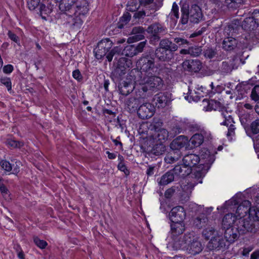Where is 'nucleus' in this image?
<instances>
[{
    "mask_svg": "<svg viewBox=\"0 0 259 259\" xmlns=\"http://www.w3.org/2000/svg\"><path fill=\"white\" fill-rule=\"evenodd\" d=\"M148 87L145 84L141 85L138 89V91H136V95L139 99V98H144L146 96V93L148 91Z\"/></svg>",
    "mask_w": 259,
    "mask_h": 259,
    "instance_id": "nucleus-49",
    "label": "nucleus"
},
{
    "mask_svg": "<svg viewBox=\"0 0 259 259\" xmlns=\"http://www.w3.org/2000/svg\"><path fill=\"white\" fill-rule=\"evenodd\" d=\"M186 212L183 207L177 206L173 207L168 214L170 222H184Z\"/></svg>",
    "mask_w": 259,
    "mask_h": 259,
    "instance_id": "nucleus-14",
    "label": "nucleus"
},
{
    "mask_svg": "<svg viewBox=\"0 0 259 259\" xmlns=\"http://www.w3.org/2000/svg\"><path fill=\"white\" fill-rule=\"evenodd\" d=\"M251 202L247 200L243 201L241 204L238 205V202L234 198L226 201L221 209H234L236 208V215L238 219V222L240 219H243V218L245 217L251 207Z\"/></svg>",
    "mask_w": 259,
    "mask_h": 259,
    "instance_id": "nucleus-7",
    "label": "nucleus"
},
{
    "mask_svg": "<svg viewBox=\"0 0 259 259\" xmlns=\"http://www.w3.org/2000/svg\"><path fill=\"white\" fill-rule=\"evenodd\" d=\"M247 214H248V218L244 220L245 221H250L252 223L254 226V231L253 232H255L256 229L255 228L254 222L259 220V210L254 207L251 206Z\"/></svg>",
    "mask_w": 259,
    "mask_h": 259,
    "instance_id": "nucleus-33",
    "label": "nucleus"
},
{
    "mask_svg": "<svg viewBox=\"0 0 259 259\" xmlns=\"http://www.w3.org/2000/svg\"><path fill=\"white\" fill-rule=\"evenodd\" d=\"M155 112L154 106L150 103H145L141 105L137 110L139 117L143 119L151 117Z\"/></svg>",
    "mask_w": 259,
    "mask_h": 259,
    "instance_id": "nucleus-15",
    "label": "nucleus"
},
{
    "mask_svg": "<svg viewBox=\"0 0 259 259\" xmlns=\"http://www.w3.org/2000/svg\"><path fill=\"white\" fill-rule=\"evenodd\" d=\"M0 82L7 87L8 91L12 90V82L11 79L9 77H1L0 78Z\"/></svg>",
    "mask_w": 259,
    "mask_h": 259,
    "instance_id": "nucleus-59",
    "label": "nucleus"
},
{
    "mask_svg": "<svg viewBox=\"0 0 259 259\" xmlns=\"http://www.w3.org/2000/svg\"><path fill=\"white\" fill-rule=\"evenodd\" d=\"M236 221L238 222V219L235 214L228 213L224 215L222 222V228L223 230L233 227Z\"/></svg>",
    "mask_w": 259,
    "mask_h": 259,
    "instance_id": "nucleus-24",
    "label": "nucleus"
},
{
    "mask_svg": "<svg viewBox=\"0 0 259 259\" xmlns=\"http://www.w3.org/2000/svg\"><path fill=\"white\" fill-rule=\"evenodd\" d=\"M238 45L237 40L232 37L224 38L222 42V48L227 52H232L236 49Z\"/></svg>",
    "mask_w": 259,
    "mask_h": 259,
    "instance_id": "nucleus-27",
    "label": "nucleus"
},
{
    "mask_svg": "<svg viewBox=\"0 0 259 259\" xmlns=\"http://www.w3.org/2000/svg\"><path fill=\"white\" fill-rule=\"evenodd\" d=\"M59 5V8L62 12L61 14L68 15L75 13V0H64Z\"/></svg>",
    "mask_w": 259,
    "mask_h": 259,
    "instance_id": "nucleus-16",
    "label": "nucleus"
},
{
    "mask_svg": "<svg viewBox=\"0 0 259 259\" xmlns=\"http://www.w3.org/2000/svg\"><path fill=\"white\" fill-rule=\"evenodd\" d=\"M154 56L150 54H145L139 60L138 63L140 67V72L143 76V72L152 74L155 69ZM140 71V70H139Z\"/></svg>",
    "mask_w": 259,
    "mask_h": 259,
    "instance_id": "nucleus-9",
    "label": "nucleus"
},
{
    "mask_svg": "<svg viewBox=\"0 0 259 259\" xmlns=\"http://www.w3.org/2000/svg\"><path fill=\"white\" fill-rule=\"evenodd\" d=\"M141 78V72L138 69H132L128 73L126 80L119 83L118 88L120 94L124 96L129 95L134 89L135 83L139 82Z\"/></svg>",
    "mask_w": 259,
    "mask_h": 259,
    "instance_id": "nucleus-6",
    "label": "nucleus"
},
{
    "mask_svg": "<svg viewBox=\"0 0 259 259\" xmlns=\"http://www.w3.org/2000/svg\"><path fill=\"white\" fill-rule=\"evenodd\" d=\"M150 6V5H149L147 7H145V10L139 11H137V12H136L134 13L133 18L136 19H140L141 18H143L145 16H150L152 14V13L149 12V10H151L150 8H149Z\"/></svg>",
    "mask_w": 259,
    "mask_h": 259,
    "instance_id": "nucleus-42",
    "label": "nucleus"
},
{
    "mask_svg": "<svg viewBox=\"0 0 259 259\" xmlns=\"http://www.w3.org/2000/svg\"><path fill=\"white\" fill-rule=\"evenodd\" d=\"M221 115L224 119V120L221 123V125L228 126L229 125L231 124V123H234L232 116L226 110L222 111Z\"/></svg>",
    "mask_w": 259,
    "mask_h": 259,
    "instance_id": "nucleus-38",
    "label": "nucleus"
},
{
    "mask_svg": "<svg viewBox=\"0 0 259 259\" xmlns=\"http://www.w3.org/2000/svg\"><path fill=\"white\" fill-rule=\"evenodd\" d=\"M33 239L35 244L40 249H45L48 245L47 241L40 239L37 236H34Z\"/></svg>",
    "mask_w": 259,
    "mask_h": 259,
    "instance_id": "nucleus-51",
    "label": "nucleus"
},
{
    "mask_svg": "<svg viewBox=\"0 0 259 259\" xmlns=\"http://www.w3.org/2000/svg\"><path fill=\"white\" fill-rule=\"evenodd\" d=\"M147 44V40L141 41L139 42L137 45H135V49L136 51L137 54L142 53L143 51L144 48L145 47Z\"/></svg>",
    "mask_w": 259,
    "mask_h": 259,
    "instance_id": "nucleus-61",
    "label": "nucleus"
},
{
    "mask_svg": "<svg viewBox=\"0 0 259 259\" xmlns=\"http://www.w3.org/2000/svg\"><path fill=\"white\" fill-rule=\"evenodd\" d=\"M190 55L193 56H198L202 52V49L201 47L198 46H190Z\"/></svg>",
    "mask_w": 259,
    "mask_h": 259,
    "instance_id": "nucleus-54",
    "label": "nucleus"
},
{
    "mask_svg": "<svg viewBox=\"0 0 259 259\" xmlns=\"http://www.w3.org/2000/svg\"><path fill=\"white\" fill-rule=\"evenodd\" d=\"M173 240V248L174 249L187 251L189 242L191 241V236L190 234H185L183 237H180L179 239L177 238Z\"/></svg>",
    "mask_w": 259,
    "mask_h": 259,
    "instance_id": "nucleus-18",
    "label": "nucleus"
},
{
    "mask_svg": "<svg viewBox=\"0 0 259 259\" xmlns=\"http://www.w3.org/2000/svg\"><path fill=\"white\" fill-rule=\"evenodd\" d=\"M208 219L204 213L199 214L193 221V225L198 229H201L207 226Z\"/></svg>",
    "mask_w": 259,
    "mask_h": 259,
    "instance_id": "nucleus-32",
    "label": "nucleus"
},
{
    "mask_svg": "<svg viewBox=\"0 0 259 259\" xmlns=\"http://www.w3.org/2000/svg\"><path fill=\"white\" fill-rule=\"evenodd\" d=\"M186 130L185 122L183 121L177 122L171 126L170 134V138H174L175 136L180 133H184Z\"/></svg>",
    "mask_w": 259,
    "mask_h": 259,
    "instance_id": "nucleus-28",
    "label": "nucleus"
},
{
    "mask_svg": "<svg viewBox=\"0 0 259 259\" xmlns=\"http://www.w3.org/2000/svg\"><path fill=\"white\" fill-rule=\"evenodd\" d=\"M215 232V230L213 227L208 226L203 230L202 234L204 239L208 240L214 235Z\"/></svg>",
    "mask_w": 259,
    "mask_h": 259,
    "instance_id": "nucleus-45",
    "label": "nucleus"
},
{
    "mask_svg": "<svg viewBox=\"0 0 259 259\" xmlns=\"http://www.w3.org/2000/svg\"><path fill=\"white\" fill-rule=\"evenodd\" d=\"M153 101L158 108H164L170 102L168 93H159L154 96Z\"/></svg>",
    "mask_w": 259,
    "mask_h": 259,
    "instance_id": "nucleus-22",
    "label": "nucleus"
},
{
    "mask_svg": "<svg viewBox=\"0 0 259 259\" xmlns=\"http://www.w3.org/2000/svg\"><path fill=\"white\" fill-rule=\"evenodd\" d=\"M188 138L185 136H179L170 143V148L175 151H180V149L185 147L188 143Z\"/></svg>",
    "mask_w": 259,
    "mask_h": 259,
    "instance_id": "nucleus-19",
    "label": "nucleus"
},
{
    "mask_svg": "<svg viewBox=\"0 0 259 259\" xmlns=\"http://www.w3.org/2000/svg\"><path fill=\"white\" fill-rule=\"evenodd\" d=\"M27 6L29 10H34L38 9L40 5V0H27Z\"/></svg>",
    "mask_w": 259,
    "mask_h": 259,
    "instance_id": "nucleus-56",
    "label": "nucleus"
},
{
    "mask_svg": "<svg viewBox=\"0 0 259 259\" xmlns=\"http://www.w3.org/2000/svg\"><path fill=\"white\" fill-rule=\"evenodd\" d=\"M203 54L205 58L209 59H216L218 55L217 49L211 47L204 49Z\"/></svg>",
    "mask_w": 259,
    "mask_h": 259,
    "instance_id": "nucleus-39",
    "label": "nucleus"
},
{
    "mask_svg": "<svg viewBox=\"0 0 259 259\" xmlns=\"http://www.w3.org/2000/svg\"><path fill=\"white\" fill-rule=\"evenodd\" d=\"M250 130L254 135L259 133V119H256L251 123Z\"/></svg>",
    "mask_w": 259,
    "mask_h": 259,
    "instance_id": "nucleus-55",
    "label": "nucleus"
},
{
    "mask_svg": "<svg viewBox=\"0 0 259 259\" xmlns=\"http://www.w3.org/2000/svg\"><path fill=\"white\" fill-rule=\"evenodd\" d=\"M162 124L163 123L161 120H158L157 121H156L154 120L153 122L150 124V130L152 132V133H154L157 132L158 130H161L163 128H161Z\"/></svg>",
    "mask_w": 259,
    "mask_h": 259,
    "instance_id": "nucleus-53",
    "label": "nucleus"
},
{
    "mask_svg": "<svg viewBox=\"0 0 259 259\" xmlns=\"http://www.w3.org/2000/svg\"><path fill=\"white\" fill-rule=\"evenodd\" d=\"M202 152L201 158L198 155L190 153L185 155L183 158V162L189 169H192L193 167L200 162V164L195 168L192 174V177L197 181L195 183H202V178L204 177L214 160L213 155H211L208 150L204 149Z\"/></svg>",
    "mask_w": 259,
    "mask_h": 259,
    "instance_id": "nucleus-1",
    "label": "nucleus"
},
{
    "mask_svg": "<svg viewBox=\"0 0 259 259\" xmlns=\"http://www.w3.org/2000/svg\"><path fill=\"white\" fill-rule=\"evenodd\" d=\"M53 5L51 4L46 6L44 4H41L38 8L39 12L42 17V18L46 19L45 16H43V14L48 15H49L53 10Z\"/></svg>",
    "mask_w": 259,
    "mask_h": 259,
    "instance_id": "nucleus-40",
    "label": "nucleus"
},
{
    "mask_svg": "<svg viewBox=\"0 0 259 259\" xmlns=\"http://www.w3.org/2000/svg\"><path fill=\"white\" fill-rule=\"evenodd\" d=\"M11 161L15 162V164H13L12 165V172L11 174L17 176L20 171L21 162L20 161L15 159L11 160Z\"/></svg>",
    "mask_w": 259,
    "mask_h": 259,
    "instance_id": "nucleus-58",
    "label": "nucleus"
},
{
    "mask_svg": "<svg viewBox=\"0 0 259 259\" xmlns=\"http://www.w3.org/2000/svg\"><path fill=\"white\" fill-rule=\"evenodd\" d=\"M233 70V67L229 64V62L228 61H223L222 63V65L220 67V71L222 74L226 75L228 73H230Z\"/></svg>",
    "mask_w": 259,
    "mask_h": 259,
    "instance_id": "nucleus-44",
    "label": "nucleus"
},
{
    "mask_svg": "<svg viewBox=\"0 0 259 259\" xmlns=\"http://www.w3.org/2000/svg\"><path fill=\"white\" fill-rule=\"evenodd\" d=\"M183 67L188 71L198 72L202 68V63L198 59L186 60L183 63Z\"/></svg>",
    "mask_w": 259,
    "mask_h": 259,
    "instance_id": "nucleus-20",
    "label": "nucleus"
},
{
    "mask_svg": "<svg viewBox=\"0 0 259 259\" xmlns=\"http://www.w3.org/2000/svg\"><path fill=\"white\" fill-rule=\"evenodd\" d=\"M163 1V0H156L154 3V0H139L141 5L144 7H147L150 5L149 8L153 12H155L162 7Z\"/></svg>",
    "mask_w": 259,
    "mask_h": 259,
    "instance_id": "nucleus-30",
    "label": "nucleus"
},
{
    "mask_svg": "<svg viewBox=\"0 0 259 259\" xmlns=\"http://www.w3.org/2000/svg\"><path fill=\"white\" fill-rule=\"evenodd\" d=\"M132 65V61L125 57L120 58L117 63L116 71L120 72L119 74H125L126 69L131 67Z\"/></svg>",
    "mask_w": 259,
    "mask_h": 259,
    "instance_id": "nucleus-26",
    "label": "nucleus"
},
{
    "mask_svg": "<svg viewBox=\"0 0 259 259\" xmlns=\"http://www.w3.org/2000/svg\"><path fill=\"white\" fill-rule=\"evenodd\" d=\"M166 28L158 22L154 23L150 25L146 31L148 33L152 34L154 40H158L160 39V35H163L166 33Z\"/></svg>",
    "mask_w": 259,
    "mask_h": 259,
    "instance_id": "nucleus-13",
    "label": "nucleus"
},
{
    "mask_svg": "<svg viewBox=\"0 0 259 259\" xmlns=\"http://www.w3.org/2000/svg\"><path fill=\"white\" fill-rule=\"evenodd\" d=\"M171 17H175L176 19L179 17V7L176 3H174L172 4V9L171 11Z\"/></svg>",
    "mask_w": 259,
    "mask_h": 259,
    "instance_id": "nucleus-60",
    "label": "nucleus"
},
{
    "mask_svg": "<svg viewBox=\"0 0 259 259\" xmlns=\"http://www.w3.org/2000/svg\"><path fill=\"white\" fill-rule=\"evenodd\" d=\"M229 244L222 237H212L207 244L206 248L210 251H225Z\"/></svg>",
    "mask_w": 259,
    "mask_h": 259,
    "instance_id": "nucleus-12",
    "label": "nucleus"
},
{
    "mask_svg": "<svg viewBox=\"0 0 259 259\" xmlns=\"http://www.w3.org/2000/svg\"><path fill=\"white\" fill-rule=\"evenodd\" d=\"M169 44L170 45L174 52L178 50L179 48H187L191 44L183 37H176L174 39V42L169 39Z\"/></svg>",
    "mask_w": 259,
    "mask_h": 259,
    "instance_id": "nucleus-25",
    "label": "nucleus"
},
{
    "mask_svg": "<svg viewBox=\"0 0 259 259\" xmlns=\"http://www.w3.org/2000/svg\"><path fill=\"white\" fill-rule=\"evenodd\" d=\"M60 18L64 20V24H66L73 30L80 29L83 23L82 17L77 14H61Z\"/></svg>",
    "mask_w": 259,
    "mask_h": 259,
    "instance_id": "nucleus-11",
    "label": "nucleus"
},
{
    "mask_svg": "<svg viewBox=\"0 0 259 259\" xmlns=\"http://www.w3.org/2000/svg\"><path fill=\"white\" fill-rule=\"evenodd\" d=\"M139 104V99L135 97H131L126 101V107L131 112L138 110Z\"/></svg>",
    "mask_w": 259,
    "mask_h": 259,
    "instance_id": "nucleus-37",
    "label": "nucleus"
},
{
    "mask_svg": "<svg viewBox=\"0 0 259 259\" xmlns=\"http://www.w3.org/2000/svg\"><path fill=\"white\" fill-rule=\"evenodd\" d=\"M185 99L189 102L191 101L197 102L200 98L196 92V90H192L190 88L188 89V92L187 95L185 96Z\"/></svg>",
    "mask_w": 259,
    "mask_h": 259,
    "instance_id": "nucleus-41",
    "label": "nucleus"
},
{
    "mask_svg": "<svg viewBox=\"0 0 259 259\" xmlns=\"http://www.w3.org/2000/svg\"><path fill=\"white\" fill-rule=\"evenodd\" d=\"M257 26L258 25L252 15L251 17L246 18L242 24V28L248 31L254 30Z\"/></svg>",
    "mask_w": 259,
    "mask_h": 259,
    "instance_id": "nucleus-31",
    "label": "nucleus"
},
{
    "mask_svg": "<svg viewBox=\"0 0 259 259\" xmlns=\"http://www.w3.org/2000/svg\"><path fill=\"white\" fill-rule=\"evenodd\" d=\"M76 12L74 14H77L78 16H80L83 19L84 16L88 13L89 10L88 2L85 0H82L79 4L78 3H76Z\"/></svg>",
    "mask_w": 259,
    "mask_h": 259,
    "instance_id": "nucleus-29",
    "label": "nucleus"
},
{
    "mask_svg": "<svg viewBox=\"0 0 259 259\" xmlns=\"http://www.w3.org/2000/svg\"><path fill=\"white\" fill-rule=\"evenodd\" d=\"M181 11L180 23L183 25L187 24L189 20L192 23H198L202 19L201 10L197 5H192L190 9L188 6H183Z\"/></svg>",
    "mask_w": 259,
    "mask_h": 259,
    "instance_id": "nucleus-5",
    "label": "nucleus"
},
{
    "mask_svg": "<svg viewBox=\"0 0 259 259\" xmlns=\"http://www.w3.org/2000/svg\"><path fill=\"white\" fill-rule=\"evenodd\" d=\"M206 133L204 131H201L200 134H194L189 140V142L191 143L194 147H197L201 145L204 141V134Z\"/></svg>",
    "mask_w": 259,
    "mask_h": 259,
    "instance_id": "nucleus-35",
    "label": "nucleus"
},
{
    "mask_svg": "<svg viewBox=\"0 0 259 259\" xmlns=\"http://www.w3.org/2000/svg\"><path fill=\"white\" fill-rule=\"evenodd\" d=\"M3 179L0 177V192L4 196L8 194L9 190L6 186L3 183Z\"/></svg>",
    "mask_w": 259,
    "mask_h": 259,
    "instance_id": "nucleus-62",
    "label": "nucleus"
},
{
    "mask_svg": "<svg viewBox=\"0 0 259 259\" xmlns=\"http://www.w3.org/2000/svg\"><path fill=\"white\" fill-rule=\"evenodd\" d=\"M113 45V42L109 38L100 40L94 50L95 57L99 60L106 56L107 61L111 62L114 56L120 55L122 53L121 47L116 46L112 48Z\"/></svg>",
    "mask_w": 259,
    "mask_h": 259,
    "instance_id": "nucleus-3",
    "label": "nucleus"
},
{
    "mask_svg": "<svg viewBox=\"0 0 259 259\" xmlns=\"http://www.w3.org/2000/svg\"><path fill=\"white\" fill-rule=\"evenodd\" d=\"M240 61L241 59L237 55H234L228 60V62H229V64L233 67V69H234L238 67Z\"/></svg>",
    "mask_w": 259,
    "mask_h": 259,
    "instance_id": "nucleus-57",
    "label": "nucleus"
},
{
    "mask_svg": "<svg viewBox=\"0 0 259 259\" xmlns=\"http://www.w3.org/2000/svg\"><path fill=\"white\" fill-rule=\"evenodd\" d=\"M196 92L200 97H203L204 95H208V91L206 90L205 88H204L202 86H201L199 88H197V90H196Z\"/></svg>",
    "mask_w": 259,
    "mask_h": 259,
    "instance_id": "nucleus-63",
    "label": "nucleus"
},
{
    "mask_svg": "<svg viewBox=\"0 0 259 259\" xmlns=\"http://www.w3.org/2000/svg\"><path fill=\"white\" fill-rule=\"evenodd\" d=\"M6 144L9 147L12 148H20L24 145L23 142L13 139H8L6 141Z\"/></svg>",
    "mask_w": 259,
    "mask_h": 259,
    "instance_id": "nucleus-46",
    "label": "nucleus"
},
{
    "mask_svg": "<svg viewBox=\"0 0 259 259\" xmlns=\"http://www.w3.org/2000/svg\"><path fill=\"white\" fill-rule=\"evenodd\" d=\"M210 100H207L206 99H204L203 100L202 102L201 106L202 107L203 110H205L206 111H210Z\"/></svg>",
    "mask_w": 259,
    "mask_h": 259,
    "instance_id": "nucleus-64",
    "label": "nucleus"
},
{
    "mask_svg": "<svg viewBox=\"0 0 259 259\" xmlns=\"http://www.w3.org/2000/svg\"><path fill=\"white\" fill-rule=\"evenodd\" d=\"M122 51V54L127 57H132L137 55L134 45L127 46Z\"/></svg>",
    "mask_w": 259,
    "mask_h": 259,
    "instance_id": "nucleus-43",
    "label": "nucleus"
},
{
    "mask_svg": "<svg viewBox=\"0 0 259 259\" xmlns=\"http://www.w3.org/2000/svg\"><path fill=\"white\" fill-rule=\"evenodd\" d=\"M171 170L175 176L176 178H184L189 175L192 172V169H189L185 163L179 164L176 165Z\"/></svg>",
    "mask_w": 259,
    "mask_h": 259,
    "instance_id": "nucleus-21",
    "label": "nucleus"
},
{
    "mask_svg": "<svg viewBox=\"0 0 259 259\" xmlns=\"http://www.w3.org/2000/svg\"><path fill=\"white\" fill-rule=\"evenodd\" d=\"M170 234L172 240L176 239L179 236L183 234L186 229L184 222H170Z\"/></svg>",
    "mask_w": 259,
    "mask_h": 259,
    "instance_id": "nucleus-17",
    "label": "nucleus"
},
{
    "mask_svg": "<svg viewBox=\"0 0 259 259\" xmlns=\"http://www.w3.org/2000/svg\"><path fill=\"white\" fill-rule=\"evenodd\" d=\"M0 166L5 172H10L12 170V164L6 160H2L0 161Z\"/></svg>",
    "mask_w": 259,
    "mask_h": 259,
    "instance_id": "nucleus-52",
    "label": "nucleus"
},
{
    "mask_svg": "<svg viewBox=\"0 0 259 259\" xmlns=\"http://www.w3.org/2000/svg\"><path fill=\"white\" fill-rule=\"evenodd\" d=\"M176 178L171 169L161 177L158 184L160 186H165L172 182Z\"/></svg>",
    "mask_w": 259,
    "mask_h": 259,
    "instance_id": "nucleus-34",
    "label": "nucleus"
},
{
    "mask_svg": "<svg viewBox=\"0 0 259 259\" xmlns=\"http://www.w3.org/2000/svg\"><path fill=\"white\" fill-rule=\"evenodd\" d=\"M210 111L214 110H219V111L222 112V111H224V107L222 105V104L220 102L216 100H210Z\"/></svg>",
    "mask_w": 259,
    "mask_h": 259,
    "instance_id": "nucleus-47",
    "label": "nucleus"
},
{
    "mask_svg": "<svg viewBox=\"0 0 259 259\" xmlns=\"http://www.w3.org/2000/svg\"><path fill=\"white\" fill-rule=\"evenodd\" d=\"M242 0H225L224 4L229 8L236 9L241 4Z\"/></svg>",
    "mask_w": 259,
    "mask_h": 259,
    "instance_id": "nucleus-50",
    "label": "nucleus"
},
{
    "mask_svg": "<svg viewBox=\"0 0 259 259\" xmlns=\"http://www.w3.org/2000/svg\"><path fill=\"white\" fill-rule=\"evenodd\" d=\"M187 251L192 255H196L199 253L203 249L201 243L194 238L191 237V241L189 242L187 247Z\"/></svg>",
    "mask_w": 259,
    "mask_h": 259,
    "instance_id": "nucleus-23",
    "label": "nucleus"
},
{
    "mask_svg": "<svg viewBox=\"0 0 259 259\" xmlns=\"http://www.w3.org/2000/svg\"><path fill=\"white\" fill-rule=\"evenodd\" d=\"M139 82L140 83L145 84L148 87V89L152 91L160 90L163 86V80L160 77L155 75L142 76Z\"/></svg>",
    "mask_w": 259,
    "mask_h": 259,
    "instance_id": "nucleus-10",
    "label": "nucleus"
},
{
    "mask_svg": "<svg viewBox=\"0 0 259 259\" xmlns=\"http://www.w3.org/2000/svg\"><path fill=\"white\" fill-rule=\"evenodd\" d=\"M151 136L154 142L158 143L153 148L154 153L156 155L161 154L165 150L163 144L170 139L169 132L165 128H162L152 133Z\"/></svg>",
    "mask_w": 259,
    "mask_h": 259,
    "instance_id": "nucleus-8",
    "label": "nucleus"
},
{
    "mask_svg": "<svg viewBox=\"0 0 259 259\" xmlns=\"http://www.w3.org/2000/svg\"><path fill=\"white\" fill-rule=\"evenodd\" d=\"M131 15L126 12L123 14V15L120 18L119 24L118 25V28H122L123 26L127 24L131 20Z\"/></svg>",
    "mask_w": 259,
    "mask_h": 259,
    "instance_id": "nucleus-48",
    "label": "nucleus"
},
{
    "mask_svg": "<svg viewBox=\"0 0 259 259\" xmlns=\"http://www.w3.org/2000/svg\"><path fill=\"white\" fill-rule=\"evenodd\" d=\"M181 157V152L180 151H175L171 150L169 152L164 158V161L167 163H173Z\"/></svg>",
    "mask_w": 259,
    "mask_h": 259,
    "instance_id": "nucleus-36",
    "label": "nucleus"
},
{
    "mask_svg": "<svg viewBox=\"0 0 259 259\" xmlns=\"http://www.w3.org/2000/svg\"><path fill=\"white\" fill-rule=\"evenodd\" d=\"M154 56L159 62H173L175 57V52L169 44L168 38L160 40L158 47L155 50Z\"/></svg>",
    "mask_w": 259,
    "mask_h": 259,
    "instance_id": "nucleus-4",
    "label": "nucleus"
},
{
    "mask_svg": "<svg viewBox=\"0 0 259 259\" xmlns=\"http://www.w3.org/2000/svg\"><path fill=\"white\" fill-rule=\"evenodd\" d=\"M224 230V239L230 245L237 240L241 234H244L246 232H253L254 226L251 222L240 219L239 223L234 225L233 227Z\"/></svg>",
    "mask_w": 259,
    "mask_h": 259,
    "instance_id": "nucleus-2",
    "label": "nucleus"
}]
</instances>
